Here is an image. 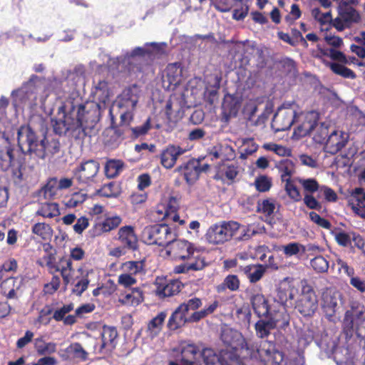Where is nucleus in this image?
<instances>
[{
	"mask_svg": "<svg viewBox=\"0 0 365 365\" xmlns=\"http://www.w3.org/2000/svg\"><path fill=\"white\" fill-rule=\"evenodd\" d=\"M18 145L22 153L41 159L53 155L60 150L58 140L39 137L30 125H22L17 132Z\"/></svg>",
	"mask_w": 365,
	"mask_h": 365,
	"instance_id": "nucleus-1",
	"label": "nucleus"
},
{
	"mask_svg": "<svg viewBox=\"0 0 365 365\" xmlns=\"http://www.w3.org/2000/svg\"><path fill=\"white\" fill-rule=\"evenodd\" d=\"M142 237L149 245L165 246L173 241L175 237L171 229L166 225H154L144 228Z\"/></svg>",
	"mask_w": 365,
	"mask_h": 365,
	"instance_id": "nucleus-2",
	"label": "nucleus"
},
{
	"mask_svg": "<svg viewBox=\"0 0 365 365\" xmlns=\"http://www.w3.org/2000/svg\"><path fill=\"white\" fill-rule=\"evenodd\" d=\"M240 224L235 221L223 222L210 227L207 236L210 242L221 244L230 240L239 230Z\"/></svg>",
	"mask_w": 365,
	"mask_h": 365,
	"instance_id": "nucleus-3",
	"label": "nucleus"
},
{
	"mask_svg": "<svg viewBox=\"0 0 365 365\" xmlns=\"http://www.w3.org/2000/svg\"><path fill=\"white\" fill-rule=\"evenodd\" d=\"M256 353L265 365L287 364L284 354L276 349L274 344L271 341H261L256 349Z\"/></svg>",
	"mask_w": 365,
	"mask_h": 365,
	"instance_id": "nucleus-4",
	"label": "nucleus"
},
{
	"mask_svg": "<svg viewBox=\"0 0 365 365\" xmlns=\"http://www.w3.org/2000/svg\"><path fill=\"white\" fill-rule=\"evenodd\" d=\"M297 115L293 103L284 104L274 115L272 126L277 132L288 130L295 121Z\"/></svg>",
	"mask_w": 365,
	"mask_h": 365,
	"instance_id": "nucleus-5",
	"label": "nucleus"
},
{
	"mask_svg": "<svg viewBox=\"0 0 365 365\" xmlns=\"http://www.w3.org/2000/svg\"><path fill=\"white\" fill-rule=\"evenodd\" d=\"M341 294L336 289L324 290L322 296V307L329 320L338 312L342 306Z\"/></svg>",
	"mask_w": 365,
	"mask_h": 365,
	"instance_id": "nucleus-6",
	"label": "nucleus"
},
{
	"mask_svg": "<svg viewBox=\"0 0 365 365\" xmlns=\"http://www.w3.org/2000/svg\"><path fill=\"white\" fill-rule=\"evenodd\" d=\"M295 308L304 317L312 316L318 308V299L314 291L309 286L304 287Z\"/></svg>",
	"mask_w": 365,
	"mask_h": 365,
	"instance_id": "nucleus-7",
	"label": "nucleus"
},
{
	"mask_svg": "<svg viewBox=\"0 0 365 365\" xmlns=\"http://www.w3.org/2000/svg\"><path fill=\"white\" fill-rule=\"evenodd\" d=\"M318 120L319 113L316 111L302 113L297 115L294 136L300 138L309 135L316 127Z\"/></svg>",
	"mask_w": 365,
	"mask_h": 365,
	"instance_id": "nucleus-8",
	"label": "nucleus"
},
{
	"mask_svg": "<svg viewBox=\"0 0 365 365\" xmlns=\"http://www.w3.org/2000/svg\"><path fill=\"white\" fill-rule=\"evenodd\" d=\"M46 265L51 274L60 272L63 279L64 290L67 289L68 284L74 283L75 279L79 278L78 276H74L75 271L70 259L62 258L56 264H53L51 262H48Z\"/></svg>",
	"mask_w": 365,
	"mask_h": 365,
	"instance_id": "nucleus-9",
	"label": "nucleus"
},
{
	"mask_svg": "<svg viewBox=\"0 0 365 365\" xmlns=\"http://www.w3.org/2000/svg\"><path fill=\"white\" fill-rule=\"evenodd\" d=\"M193 245L187 240H175L168 243L166 247V253L175 259H189L194 255Z\"/></svg>",
	"mask_w": 365,
	"mask_h": 365,
	"instance_id": "nucleus-10",
	"label": "nucleus"
},
{
	"mask_svg": "<svg viewBox=\"0 0 365 365\" xmlns=\"http://www.w3.org/2000/svg\"><path fill=\"white\" fill-rule=\"evenodd\" d=\"M138 101V88L136 86L125 88L114 103L110 113L115 110H132Z\"/></svg>",
	"mask_w": 365,
	"mask_h": 365,
	"instance_id": "nucleus-11",
	"label": "nucleus"
},
{
	"mask_svg": "<svg viewBox=\"0 0 365 365\" xmlns=\"http://www.w3.org/2000/svg\"><path fill=\"white\" fill-rule=\"evenodd\" d=\"M100 169L98 162L90 160L83 162L76 169L74 175L79 184L88 185L94 182Z\"/></svg>",
	"mask_w": 365,
	"mask_h": 365,
	"instance_id": "nucleus-12",
	"label": "nucleus"
},
{
	"mask_svg": "<svg viewBox=\"0 0 365 365\" xmlns=\"http://www.w3.org/2000/svg\"><path fill=\"white\" fill-rule=\"evenodd\" d=\"M154 285L155 294L161 299L179 293L182 287V283L178 280H168L163 277H157Z\"/></svg>",
	"mask_w": 365,
	"mask_h": 365,
	"instance_id": "nucleus-13",
	"label": "nucleus"
},
{
	"mask_svg": "<svg viewBox=\"0 0 365 365\" xmlns=\"http://www.w3.org/2000/svg\"><path fill=\"white\" fill-rule=\"evenodd\" d=\"M88 113H86L85 106L82 104L78 106L76 118L73 117V113L65 114L63 118H65L68 130H81L83 133H86V129L90 127L88 123Z\"/></svg>",
	"mask_w": 365,
	"mask_h": 365,
	"instance_id": "nucleus-14",
	"label": "nucleus"
},
{
	"mask_svg": "<svg viewBox=\"0 0 365 365\" xmlns=\"http://www.w3.org/2000/svg\"><path fill=\"white\" fill-rule=\"evenodd\" d=\"M359 21V14L354 9L348 7L339 11L338 16L333 20V26L337 31H342Z\"/></svg>",
	"mask_w": 365,
	"mask_h": 365,
	"instance_id": "nucleus-15",
	"label": "nucleus"
},
{
	"mask_svg": "<svg viewBox=\"0 0 365 365\" xmlns=\"http://www.w3.org/2000/svg\"><path fill=\"white\" fill-rule=\"evenodd\" d=\"M186 150L174 144L168 145L160 154V164L166 169L174 167L178 158L184 154Z\"/></svg>",
	"mask_w": 365,
	"mask_h": 365,
	"instance_id": "nucleus-16",
	"label": "nucleus"
},
{
	"mask_svg": "<svg viewBox=\"0 0 365 365\" xmlns=\"http://www.w3.org/2000/svg\"><path fill=\"white\" fill-rule=\"evenodd\" d=\"M347 141L348 135L346 133L334 130L326 140L324 150L334 155L346 145Z\"/></svg>",
	"mask_w": 365,
	"mask_h": 365,
	"instance_id": "nucleus-17",
	"label": "nucleus"
},
{
	"mask_svg": "<svg viewBox=\"0 0 365 365\" xmlns=\"http://www.w3.org/2000/svg\"><path fill=\"white\" fill-rule=\"evenodd\" d=\"M221 339L225 344L232 347V350L235 351L239 347L249 349L248 344L245 342L242 334L232 329L226 328L222 330Z\"/></svg>",
	"mask_w": 365,
	"mask_h": 365,
	"instance_id": "nucleus-18",
	"label": "nucleus"
},
{
	"mask_svg": "<svg viewBox=\"0 0 365 365\" xmlns=\"http://www.w3.org/2000/svg\"><path fill=\"white\" fill-rule=\"evenodd\" d=\"M364 321L365 307L359 304H353L345 313L344 322L351 327H356L358 331Z\"/></svg>",
	"mask_w": 365,
	"mask_h": 365,
	"instance_id": "nucleus-19",
	"label": "nucleus"
},
{
	"mask_svg": "<svg viewBox=\"0 0 365 365\" xmlns=\"http://www.w3.org/2000/svg\"><path fill=\"white\" fill-rule=\"evenodd\" d=\"M117 239L127 250H135L138 248V237L133 227L130 225L120 227L118 232Z\"/></svg>",
	"mask_w": 365,
	"mask_h": 365,
	"instance_id": "nucleus-20",
	"label": "nucleus"
},
{
	"mask_svg": "<svg viewBox=\"0 0 365 365\" xmlns=\"http://www.w3.org/2000/svg\"><path fill=\"white\" fill-rule=\"evenodd\" d=\"M250 301L252 309L259 317H264L269 314V307L265 297L255 289L250 290Z\"/></svg>",
	"mask_w": 365,
	"mask_h": 365,
	"instance_id": "nucleus-21",
	"label": "nucleus"
},
{
	"mask_svg": "<svg viewBox=\"0 0 365 365\" xmlns=\"http://www.w3.org/2000/svg\"><path fill=\"white\" fill-rule=\"evenodd\" d=\"M175 170L183 174L185 180L189 185L194 184L201 173L199 163L195 161H189L185 165L178 167Z\"/></svg>",
	"mask_w": 365,
	"mask_h": 365,
	"instance_id": "nucleus-22",
	"label": "nucleus"
},
{
	"mask_svg": "<svg viewBox=\"0 0 365 365\" xmlns=\"http://www.w3.org/2000/svg\"><path fill=\"white\" fill-rule=\"evenodd\" d=\"M182 365H198L193 360L200 351L194 344L183 342L180 345Z\"/></svg>",
	"mask_w": 365,
	"mask_h": 365,
	"instance_id": "nucleus-23",
	"label": "nucleus"
},
{
	"mask_svg": "<svg viewBox=\"0 0 365 365\" xmlns=\"http://www.w3.org/2000/svg\"><path fill=\"white\" fill-rule=\"evenodd\" d=\"M228 349L221 350L218 354L213 349L206 348L201 351L205 365H225L226 355Z\"/></svg>",
	"mask_w": 365,
	"mask_h": 365,
	"instance_id": "nucleus-24",
	"label": "nucleus"
},
{
	"mask_svg": "<svg viewBox=\"0 0 365 365\" xmlns=\"http://www.w3.org/2000/svg\"><path fill=\"white\" fill-rule=\"evenodd\" d=\"M187 312L180 305L171 314L168 319V327L170 330H176L187 322H190V317H187Z\"/></svg>",
	"mask_w": 365,
	"mask_h": 365,
	"instance_id": "nucleus-25",
	"label": "nucleus"
},
{
	"mask_svg": "<svg viewBox=\"0 0 365 365\" xmlns=\"http://www.w3.org/2000/svg\"><path fill=\"white\" fill-rule=\"evenodd\" d=\"M182 70L177 63L170 64L165 69V74L163 76V82H168V86H176L181 81Z\"/></svg>",
	"mask_w": 365,
	"mask_h": 365,
	"instance_id": "nucleus-26",
	"label": "nucleus"
},
{
	"mask_svg": "<svg viewBox=\"0 0 365 365\" xmlns=\"http://www.w3.org/2000/svg\"><path fill=\"white\" fill-rule=\"evenodd\" d=\"M277 322L278 319L274 318L259 320L255 326L257 336L262 339L267 337L271 330L276 327Z\"/></svg>",
	"mask_w": 365,
	"mask_h": 365,
	"instance_id": "nucleus-27",
	"label": "nucleus"
},
{
	"mask_svg": "<svg viewBox=\"0 0 365 365\" xmlns=\"http://www.w3.org/2000/svg\"><path fill=\"white\" fill-rule=\"evenodd\" d=\"M143 300V292L139 288H135L128 293L120 294L119 302L123 305L135 306L139 304Z\"/></svg>",
	"mask_w": 365,
	"mask_h": 365,
	"instance_id": "nucleus-28",
	"label": "nucleus"
},
{
	"mask_svg": "<svg viewBox=\"0 0 365 365\" xmlns=\"http://www.w3.org/2000/svg\"><path fill=\"white\" fill-rule=\"evenodd\" d=\"M73 309V305L72 304L64 305L61 308L54 311L53 318L57 322L63 321L66 325H71L76 322V317L71 314H66Z\"/></svg>",
	"mask_w": 365,
	"mask_h": 365,
	"instance_id": "nucleus-29",
	"label": "nucleus"
},
{
	"mask_svg": "<svg viewBox=\"0 0 365 365\" xmlns=\"http://www.w3.org/2000/svg\"><path fill=\"white\" fill-rule=\"evenodd\" d=\"M166 317V312H161L148 322L147 332L149 336L154 338L160 334Z\"/></svg>",
	"mask_w": 365,
	"mask_h": 365,
	"instance_id": "nucleus-30",
	"label": "nucleus"
},
{
	"mask_svg": "<svg viewBox=\"0 0 365 365\" xmlns=\"http://www.w3.org/2000/svg\"><path fill=\"white\" fill-rule=\"evenodd\" d=\"M20 287V281L17 278L9 277L1 284V289L7 298H14L16 291Z\"/></svg>",
	"mask_w": 365,
	"mask_h": 365,
	"instance_id": "nucleus-31",
	"label": "nucleus"
},
{
	"mask_svg": "<svg viewBox=\"0 0 365 365\" xmlns=\"http://www.w3.org/2000/svg\"><path fill=\"white\" fill-rule=\"evenodd\" d=\"M239 107V103L235 98L231 96H227L225 97L222 108L225 117L231 118L235 116L238 112Z\"/></svg>",
	"mask_w": 365,
	"mask_h": 365,
	"instance_id": "nucleus-32",
	"label": "nucleus"
},
{
	"mask_svg": "<svg viewBox=\"0 0 365 365\" xmlns=\"http://www.w3.org/2000/svg\"><path fill=\"white\" fill-rule=\"evenodd\" d=\"M101 334L102 338L101 349H113L114 347V340L118 336L116 329L113 327L104 326Z\"/></svg>",
	"mask_w": 365,
	"mask_h": 365,
	"instance_id": "nucleus-33",
	"label": "nucleus"
},
{
	"mask_svg": "<svg viewBox=\"0 0 365 365\" xmlns=\"http://www.w3.org/2000/svg\"><path fill=\"white\" fill-rule=\"evenodd\" d=\"M36 215L48 218L58 216L60 215L58 205L56 202L42 203L36 211Z\"/></svg>",
	"mask_w": 365,
	"mask_h": 365,
	"instance_id": "nucleus-34",
	"label": "nucleus"
},
{
	"mask_svg": "<svg viewBox=\"0 0 365 365\" xmlns=\"http://www.w3.org/2000/svg\"><path fill=\"white\" fill-rule=\"evenodd\" d=\"M242 145L240 148V158L242 160L246 159L249 155L257 151L258 145L254 142L252 138H242Z\"/></svg>",
	"mask_w": 365,
	"mask_h": 365,
	"instance_id": "nucleus-35",
	"label": "nucleus"
},
{
	"mask_svg": "<svg viewBox=\"0 0 365 365\" xmlns=\"http://www.w3.org/2000/svg\"><path fill=\"white\" fill-rule=\"evenodd\" d=\"M34 346L39 355L51 354L56 351V344L53 342L46 343L43 337L35 339Z\"/></svg>",
	"mask_w": 365,
	"mask_h": 365,
	"instance_id": "nucleus-36",
	"label": "nucleus"
},
{
	"mask_svg": "<svg viewBox=\"0 0 365 365\" xmlns=\"http://www.w3.org/2000/svg\"><path fill=\"white\" fill-rule=\"evenodd\" d=\"M265 270L266 267L262 264L247 266L245 268V272L252 283L258 282L264 275Z\"/></svg>",
	"mask_w": 365,
	"mask_h": 365,
	"instance_id": "nucleus-37",
	"label": "nucleus"
},
{
	"mask_svg": "<svg viewBox=\"0 0 365 365\" xmlns=\"http://www.w3.org/2000/svg\"><path fill=\"white\" fill-rule=\"evenodd\" d=\"M240 281L238 277L235 274L227 275L223 282L217 287L218 292H223L226 289L232 292L237 291L240 288Z\"/></svg>",
	"mask_w": 365,
	"mask_h": 365,
	"instance_id": "nucleus-38",
	"label": "nucleus"
},
{
	"mask_svg": "<svg viewBox=\"0 0 365 365\" xmlns=\"http://www.w3.org/2000/svg\"><path fill=\"white\" fill-rule=\"evenodd\" d=\"M122 269L123 273L135 278L143 272V264L139 261H129L123 264Z\"/></svg>",
	"mask_w": 365,
	"mask_h": 365,
	"instance_id": "nucleus-39",
	"label": "nucleus"
},
{
	"mask_svg": "<svg viewBox=\"0 0 365 365\" xmlns=\"http://www.w3.org/2000/svg\"><path fill=\"white\" fill-rule=\"evenodd\" d=\"M32 232L43 240H49L53 234L51 226L43 222H38L32 227Z\"/></svg>",
	"mask_w": 365,
	"mask_h": 365,
	"instance_id": "nucleus-40",
	"label": "nucleus"
},
{
	"mask_svg": "<svg viewBox=\"0 0 365 365\" xmlns=\"http://www.w3.org/2000/svg\"><path fill=\"white\" fill-rule=\"evenodd\" d=\"M58 190L57 179L51 178L48 182L39 190V197H43L44 199H50L56 195Z\"/></svg>",
	"mask_w": 365,
	"mask_h": 365,
	"instance_id": "nucleus-41",
	"label": "nucleus"
},
{
	"mask_svg": "<svg viewBox=\"0 0 365 365\" xmlns=\"http://www.w3.org/2000/svg\"><path fill=\"white\" fill-rule=\"evenodd\" d=\"M277 209V202L273 199H264L257 203V210L267 216L272 215Z\"/></svg>",
	"mask_w": 365,
	"mask_h": 365,
	"instance_id": "nucleus-42",
	"label": "nucleus"
},
{
	"mask_svg": "<svg viewBox=\"0 0 365 365\" xmlns=\"http://www.w3.org/2000/svg\"><path fill=\"white\" fill-rule=\"evenodd\" d=\"M78 272L81 273V278L74 284L72 289V292L77 296H81L82 293L88 288L90 280L88 279L90 271H86L85 273L82 268H79Z\"/></svg>",
	"mask_w": 365,
	"mask_h": 365,
	"instance_id": "nucleus-43",
	"label": "nucleus"
},
{
	"mask_svg": "<svg viewBox=\"0 0 365 365\" xmlns=\"http://www.w3.org/2000/svg\"><path fill=\"white\" fill-rule=\"evenodd\" d=\"M123 163L120 160H110L105 166V174L108 178L116 177L122 170Z\"/></svg>",
	"mask_w": 365,
	"mask_h": 365,
	"instance_id": "nucleus-44",
	"label": "nucleus"
},
{
	"mask_svg": "<svg viewBox=\"0 0 365 365\" xmlns=\"http://www.w3.org/2000/svg\"><path fill=\"white\" fill-rule=\"evenodd\" d=\"M295 181L298 182L303 187L305 194H310L316 192L319 188V185L315 179L296 178Z\"/></svg>",
	"mask_w": 365,
	"mask_h": 365,
	"instance_id": "nucleus-45",
	"label": "nucleus"
},
{
	"mask_svg": "<svg viewBox=\"0 0 365 365\" xmlns=\"http://www.w3.org/2000/svg\"><path fill=\"white\" fill-rule=\"evenodd\" d=\"M331 70L336 74L341 76L344 78L354 79L356 75L351 69L346 68L344 65L336 63H327Z\"/></svg>",
	"mask_w": 365,
	"mask_h": 365,
	"instance_id": "nucleus-46",
	"label": "nucleus"
},
{
	"mask_svg": "<svg viewBox=\"0 0 365 365\" xmlns=\"http://www.w3.org/2000/svg\"><path fill=\"white\" fill-rule=\"evenodd\" d=\"M121 222L122 219L119 216H113L105 219L100 226L103 232H108L118 227Z\"/></svg>",
	"mask_w": 365,
	"mask_h": 365,
	"instance_id": "nucleus-47",
	"label": "nucleus"
},
{
	"mask_svg": "<svg viewBox=\"0 0 365 365\" xmlns=\"http://www.w3.org/2000/svg\"><path fill=\"white\" fill-rule=\"evenodd\" d=\"M294 182H296L294 180L285 182L284 190L292 200L299 202L302 200V195L299 190L294 185Z\"/></svg>",
	"mask_w": 365,
	"mask_h": 365,
	"instance_id": "nucleus-48",
	"label": "nucleus"
},
{
	"mask_svg": "<svg viewBox=\"0 0 365 365\" xmlns=\"http://www.w3.org/2000/svg\"><path fill=\"white\" fill-rule=\"evenodd\" d=\"M279 169L281 170V179L282 182H285L291 180V176L294 173L293 164L292 163L287 160L284 162H282L279 165Z\"/></svg>",
	"mask_w": 365,
	"mask_h": 365,
	"instance_id": "nucleus-49",
	"label": "nucleus"
},
{
	"mask_svg": "<svg viewBox=\"0 0 365 365\" xmlns=\"http://www.w3.org/2000/svg\"><path fill=\"white\" fill-rule=\"evenodd\" d=\"M98 192L106 197H115L120 194L118 185L115 182H109L104 185Z\"/></svg>",
	"mask_w": 365,
	"mask_h": 365,
	"instance_id": "nucleus-50",
	"label": "nucleus"
},
{
	"mask_svg": "<svg viewBox=\"0 0 365 365\" xmlns=\"http://www.w3.org/2000/svg\"><path fill=\"white\" fill-rule=\"evenodd\" d=\"M312 16L315 20L319 21L322 25L331 22L333 24V20L330 11L322 13L319 9L314 8L312 10Z\"/></svg>",
	"mask_w": 365,
	"mask_h": 365,
	"instance_id": "nucleus-51",
	"label": "nucleus"
},
{
	"mask_svg": "<svg viewBox=\"0 0 365 365\" xmlns=\"http://www.w3.org/2000/svg\"><path fill=\"white\" fill-rule=\"evenodd\" d=\"M311 266L317 272H325L328 270L329 263L322 256H317L311 260Z\"/></svg>",
	"mask_w": 365,
	"mask_h": 365,
	"instance_id": "nucleus-52",
	"label": "nucleus"
},
{
	"mask_svg": "<svg viewBox=\"0 0 365 365\" xmlns=\"http://www.w3.org/2000/svg\"><path fill=\"white\" fill-rule=\"evenodd\" d=\"M255 185L256 189L259 192L268 191L272 186V180L269 178L262 175L256 178Z\"/></svg>",
	"mask_w": 365,
	"mask_h": 365,
	"instance_id": "nucleus-53",
	"label": "nucleus"
},
{
	"mask_svg": "<svg viewBox=\"0 0 365 365\" xmlns=\"http://www.w3.org/2000/svg\"><path fill=\"white\" fill-rule=\"evenodd\" d=\"M323 55L330 57L331 59L334 61H338L343 63H347L348 59L346 58L345 55L334 48H329L322 51Z\"/></svg>",
	"mask_w": 365,
	"mask_h": 365,
	"instance_id": "nucleus-54",
	"label": "nucleus"
},
{
	"mask_svg": "<svg viewBox=\"0 0 365 365\" xmlns=\"http://www.w3.org/2000/svg\"><path fill=\"white\" fill-rule=\"evenodd\" d=\"M328 127L324 123L317 127L316 133L314 135L313 139L317 143H324L329 136Z\"/></svg>",
	"mask_w": 365,
	"mask_h": 365,
	"instance_id": "nucleus-55",
	"label": "nucleus"
},
{
	"mask_svg": "<svg viewBox=\"0 0 365 365\" xmlns=\"http://www.w3.org/2000/svg\"><path fill=\"white\" fill-rule=\"evenodd\" d=\"M87 197V195L86 193L78 192L73 193L71 198L67 201L66 206L68 207H76L78 205L83 203Z\"/></svg>",
	"mask_w": 365,
	"mask_h": 365,
	"instance_id": "nucleus-56",
	"label": "nucleus"
},
{
	"mask_svg": "<svg viewBox=\"0 0 365 365\" xmlns=\"http://www.w3.org/2000/svg\"><path fill=\"white\" fill-rule=\"evenodd\" d=\"M283 251L286 255L292 256L298 254L300 251L304 252L305 248L299 243L292 242L283 246Z\"/></svg>",
	"mask_w": 365,
	"mask_h": 365,
	"instance_id": "nucleus-57",
	"label": "nucleus"
},
{
	"mask_svg": "<svg viewBox=\"0 0 365 365\" xmlns=\"http://www.w3.org/2000/svg\"><path fill=\"white\" fill-rule=\"evenodd\" d=\"M53 274V277L50 282L47 283L44 286V291L47 294H53L56 292L61 285V279L60 277L54 274Z\"/></svg>",
	"mask_w": 365,
	"mask_h": 365,
	"instance_id": "nucleus-58",
	"label": "nucleus"
},
{
	"mask_svg": "<svg viewBox=\"0 0 365 365\" xmlns=\"http://www.w3.org/2000/svg\"><path fill=\"white\" fill-rule=\"evenodd\" d=\"M224 357L226 358L225 365H245L235 351L228 349Z\"/></svg>",
	"mask_w": 365,
	"mask_h": 365,
	"instance_id": "nucleus-59",
	"label": "nucleus"
},
{
	"mask_svg": "<svg viewBox=\"0 0 365 365\" xmlns=\"http://www.w3.org/2000/svg\"><path fill=\"white\" fill-rule=\"evenodd\" d=\"M118 284L127 288L137 283V279L136 278L123 272L118 276Z\"/></svg>",
	"mask_w": 365,
	"mask_h": 365,
	"instance_id": "nucleus-60",
	"label": "nucleus"
},
{
	"mask_svg": "<svg viewBox=\"0 0 365 365\" xmlns=\"http://www.w3.org/2000/svg\"><path fill=\"white\" fill-rule=\"evenodd\" d=\"M335 240L337 243L343 247H348L351 245V232L346 233L344 232H339L335 234Z\"/></svg>",
	"mask_w": 365,
	"mask_h": 365,
	"instance_id": "nucleus-61",
	"label": "nucleus"
},
{
	"mask_svg": "<svg viewBox=\"0 0 365 365\" xmlns=\"http://www.w3.org/2000/svg\"><path fill=\"white\" fill-rule=\"evenodd\" d=\"M193 262H187L190 270L199 271L205 267L206 262L204 257L197 255L195 256Z\"/></svg>",
	"mask_w": 365,
	"mask_h": 365,
	"instance_id": "nucleus-62",
	"label": "nucleus"
},
{
	"mask_svg": "<svg viewBox=\"0 0 365 365\" xmlns=\"http://www.w3.org/2000/svg\"><path fill=\"white\" fill-rule=\"evenodd\" d=\"M202 301L200 298L194 297L186 302L181 304L180 305L183 309H185L186 312H189L190 310H196L202 306Z\"/></svg>",
	"mask_w": 365,
	"mask_h": 365,
	"instance_id": "nucleus-63",
	"label": "nucleus"
},
{
	"mask_svg": "<svg viewBox=\"0 0 365 365\" xmlns=\"http://www.w3.org/2000/svg\"><path fill=\"white\" fill-rule=\"evenodd\" d=\"M304 203L307 205V207L312 210H320L322 208V205L317 200L310 194H304Z\"/></svg>",
	"mask_w": 365,
	"mask_h": 365,
	"instance_id": "nucleus-64",
	"label": "nucleus"
}]
</instances>
